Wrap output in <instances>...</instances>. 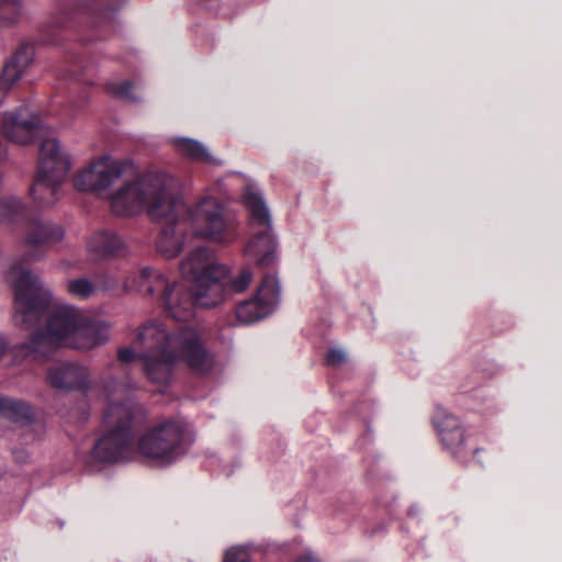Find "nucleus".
I'll return each instance as SVG.
<instances>
[{
    "instance_id": "nucleus-1",
    "label": "nucleus",
    "mask_w": 562,
    "mask_h": 562,
    "mask_svg": "<svg viewBox=\"0 0 562 562\" xmlns=\"http://www.w3.org/2000/svg\"><path fill=\"white\" fill-rule=\"evenodd\" d=\"M5 278L14 292V324L32 330L46 319L45 326L33 331L27 342L15 347L16 357L44 362L60 346L88 351L109 340L106 322L72 305L52 307L49 289L20 263L13 265Z\"/></svg>"
},
{
    "instance_id": "nucleus-2",
    "label": "nucleus",
    "mask_w": 562,
    "mask_h": 562,
    "mask_svg": "<svg viewBox=\"0 0 562 562\" xmlns=\"http://www.w3.org/2000/svg\"><path fill=\"white\" fill-rule=\"evenodd\" d=\"M111 210L119 216L143 212L153 220H166L157 238V250L167 258L177 257L194 238L189 235L180 212L183 201L178 180L162 171H148L125 181L111 195Z\"/></svg>"
},
{
    "instance_id": "nucleus-3",
    "label": "nucleus",
    "mask_w": 562,
    "mask_h": 562,
    "mask_svg": "<svg viewBox=\"0 0 562 562\" xmlns=\"http://www.w3.org/2000/svg\"><path fill=\"white\" fill-rule=\"evenodd\" d=\"M134 345L139 352L132 347H122L117 351L119 360L128 363L140 358L144 373L159 386L170 382L173 366L178 362L201 375L210 373L215 364L213 355L192 326L171 328L164 319H149L136 329Z\"/></svg>"
},
{
    "instance_id": "nucleus-4",
    "label": "nucleus",
    "mask_w": 562,
    "mask_h": 562,
    "mask_svg": "<svg viewBox=\"0 0 562 562\" xmlns=\"http://www.w3.org/2000/svg\"><path fill=\"white\" fill-rule=\"evenodd\" d=\"M2 133L10 142L21 145L29 144L36 137L43 138L40 144L37 175L30 193L38 207L55 205L61 196V186L71 168L69 156L59 140L46 136L47 127L29 105L5 113Z\"/></svg>"
},
{
    "instance_id": "nucleus-5",
    "label": "nucleus",
    "mask_w": 562,
    "mask_h": 562,
    "mask_svg": "<svg viewBox=\"0 0 562 562\" xmlns=\"http://www.w3.org/2000/svg\"><path fill=\"white\" fill-rule=\"evenodd\" d=\"M134 384L116 379L103 385L106 408L103 415V434L94 443L91 458L101 463L127 461L136 453L134 437L146 422L147 412L131 396Z\"/></svg>"
},
{
    "instance_id": "nucleus-6",
    "label": "nucleus",
    "mask_w": 562,
    "mask_h": 562,
    "mask_svg": "<svg viewBox=\"0 0 562 562\" xmlns=\"http://www.w3.org/2000/svg\"><path fill=\"white\" fill-rule=\"evenodd\" d=\"M189 235L194 239L229 246L240 237V221L213 189H206L181 212Z\"/></svg>"
},
{
    "instance_id": "nucleus-7",
    "label": "nucleus",
    "mask_w": 562,
    "mask_h": 562,
    "mask_svg": "<svg viewBox=\"0 0 562 562\" xmlns=\"http://www.w3.org/2000/svg\"><path fill=\"white\" fill-rule=\"evenodd\" d=\"M182 277L192 282L193 307L217 306L225 301L223 280L229 268L220 262L216 252L209 246L192 249L179 266Z\"/></svg>"
},
{
    "instance_id": "nucleus-8",
    "label": "nucleus",
    "mask_w": 562,
    "mask_h": 562,
    "mask_svg": "<svg viewBox=\"0 0 562 562\" xmlns=\"http://www.w3.org/2000/svg\"><path fill=\"white\" fill-rule=\"evenodd\" d=\"M243 203L249 215L251 231V237L244 247V256L260 268L273 267L278 260V243L272 231L270 211L257 186H246Z\"/></svg>"
},
{
    "instance_id": "nucleus-9",
    "label": "nucleus",
    "mask_w": 562,
    "mask_h": 562,
    "mask_svg": "<svg viewBox=\"0 0 562 562\" xmlns=\"http://www.w3.org/2000/svg\"><path fill=\"white\" fill-rule=\"evenodd\" d=\"M193 441V431L187 423L168 419L139 437L136 452L153 465L168 467L180 460Z\"/></svg>"
},
{
    "instance_id": "nucleus-10",
    "label": "nucleus",
    "mask_w": 562,
    "mask_h": 562,
    "mask_svg": "<svg viewBox=\"0 0 562 562\" xmlns=\"http://www.w3.org/2000/svg\"><path fill=\"white\" fill-rule=\"evenodd\" d=\"M123 286L160 302L167 315L177 322L187 323L194 317L192 295L188 286L181 281H170L157 269L143 268L137 277Z\"/></svg>"
},
{
    "instance_id": "nucleus-11",
    "label": "nucleus",
    "mask_w": 562,
    "mask_h": 562,
    "mask_svg": "<svg viewBox=\"0 0 562 562\" xmlns=\"http://www.w3.org/2000/svg\"><path fill=\"white\" fill-rule=\"evenodd\" d=\"M127 164L104 155L93 159L87 167L76 173L74 188L82 192L105 195L110 200L121 187L110 191L112 186L123 177ZM111 205V201H109Z\"/></svg>"
},
{
    "instance_id": "nucleus-12",
    "label": "nucleus",
    "mask_w": 562,
    "mask_h": 562,
    "mask_svg": "<svg viewBox=\"0 0 562 562\" xmlns=\"http://www.w3.org/2000/svg\"><path fill=\"white\" fill-rule=\"evenodd\" d=\"M280 302V284L273 274H266L257 290L256 296L237 305L235 310L236 324H254L278 307Z\"/></svg>"
},
{
    "instance_id": "nucleus-13",
    "label": "nucleus",
    "mask_w": 562,
    "mask_h": 562,
    "mask_svg": "<svg viewBox=\"0 0 562 562\" xmlns=\"http://www.w3.org/2000/svg\"><path fill=\"white\" fill-rule=\"evenodd\" d=\"M431 422L443 448L457 459L465 462L470 453H477V449L468 448L465 430L460 419L447 408L436 407Z\"/></svg>"
},
{
    "instance_id": "nucleus-14",
    "label": "nucleus",
    "mask_w": 562,
    "mask_h": 562,
    "mask_svg": "<svg viewBox=\"0 0 562 562\" xmlns=\"http://www.w3.org/2000/svg\"><path fill=\"white\" fill-rule=\"evenodd\" d=\"M47 381L52 387L61 391H87L89 387V370L87 367L59 362L47 372Z\"/></svg>"
},
{
    "instance_id": "nucleus-15",
    "label": "nucleus",
    "mask_w": 562,
    "mask_h": 562,
    "mask_svg": "<svg viewBox=\"0 0 562 562\" xmlns=\"http://www.w3.org/2000/svg\"><path fill=\"white\" fill-rule=\"evenodd\" d=\"M65 237L61 225L50 221L33 220L27 223L24 244L30 247H54Z\"/></svg>"
},
{
    "instance_id": "nucleus-16",
    "label": "nucleus",
    "mask_w": 562,
    "mask_h": 562,
    "mask_svg": "<svg viewBox=\"0 0 562 562\" xmlns=\"http://www.w3.org/2000/svg\"><path fill=\"white\" fill-rule=\"evenodd\" d=\"M124 248V240L112 231H95L87 238L88 252L98 259L117 255Z\"/></svg>"
},
{
    "instance_id": "nucleus-17",
    "label": "nucleus",
    "mask_w": 562,
    "mask_h": 562,
    "mask_svg": "<svg viewBox=\"0 0 562 562\" xmlns=\"http://www.w3.org/2000/svg\"><path fill=\"white\" fill-rule=\"evenodd\" d=\"M34 57V49L31 45H22L16 49L13 56L3 67L0 78V88L8 90L20 78L25 68L30 65Z\"/></svg>"
},
{
    "instance_id": "nucleus-18",
    "label": "nucleus",
    "mask_w": 562,
    "mask_h": 562,
    "mask_svg": "<svg viewBox=\"0 0 562 562\" xmlns=\"http://www.w3.org/2000/svg\"><path fill=\"white\" fill-rule=\"evenodd\" d=\"M169 143L172 148L181 156L193 160V161H203L209 165L218 166L222 161L214 156L211 155L209 149L204 146L203 143L183 136H175L169 138Z\"/></svg>"
},
{
    "instance_id": "nucleus-19",
    "label": "nucleus",
    "mask_w": 562,
    "mask_h": 562,
    "mask_svg": "<svg viewBox=\"0 0 562 562\" xmlns=\"http://www.w3.org/2000/svg\"><path fill=\"white\" fill-rule=\"evenodd\" d=\"M125 2L126 0H85L78 10L93 22H105L111 20Z\"/></svg>"
},
{
    "instance_id": "nucleus-20",
    "label": "nucleus",
    "mask_w": 562,
    "mask_h": 562,
    "mask_svg": "<svg viewBox=\"0 0 562 562\" xmlns=\"http://www.w3.org/2000/svg\"><path fill=\"white\" fill-rule=\"evenodd\" d=\"M32 407L18 398L0 395V419L15 424H26L33 418Z\"/></svg>"
},
{
    "instance_id": "nucleus-21",
    "label": "nucleus",
    "mask_w": 562,
    "mask_h": 562,
    "mask_svg": "<svg viewBox=\"0 0 562 562\" xmlns=\"http://www.w3.org/2000/svg\"><path fill=\"white\" fill-rule=\"evenodd\" d=\"M26 209L16 198L0 199V224L14 223L25 220Z\"/></svg>"
},
{
    "instance_id": "nucleus-22",
    "label": "nucleus",
    "mask_w": 562,
    "mask_h": 562,
    "mask_svg": "<svg viewBox=\"0 0 562 562\" xmlns=\"http://www.w3.org/2000/svg\"><path fill=\"white\" fill-rule=\"evenodd\" d=\"M252 277L251 269L249 267H244L236 276L232 277L228 282L224 283V279L223 288L226 294L225 301L231 297L232 293L245 292L251 283Z\"/></svg>"
},
{
    "instance_id": "nucleus-23",
    "label": "nucleus",
    "mask_w": 562,
    "mask_h": 562,
    "mask_svg": "<svg viewBox=\"0 0 562 562\" xmlns=\"http://www.w3.org/2000/svg\"><path fill=\"white\" fill-rule=\"evenodd\" d=\"M66 288L70 295L82 300L89 299L97 291L94 282L87 278L69 280L66 284Z\"/></svg>"
},
{
    "instance_id": "nucleus-24",
    "label": "nucleus",
    "mask_w": 562,
    "mask_h": 562,
    "mask_svg": "<svg viewBox=\"0 0 562 562\" xmlns=\"http://www.w3.org/2000/svg\"><path fill=\"white\" fill-rule=\"evenodd\" d=\"M21 14L19 0H0V24L14 23Z\"/></svg>"
},
{
    "instance_id": "nucleus-25",
    "label": "nucleus",
    "mask_w": 562,
    "mask_h": 562,
    "mask_svg": "<svg viewBox=\"0 0 562 562\" xmlns=\"http://www.w3.org/2000/svg\"><path fill=\"white\" fill-rule=\"evenodd\" d=\"M126 282H131V280H126L125 282H122L117 276L111 274V273H100V274L95 276V280H94L97 290H101V291H105V292L119 291L121 288L123 291H126L123 286Z\"/></svg>"
},
{
    "instance_id": "nucleus-26",
    "label": "nucleus",
    "mask_w": 562,
    "mask_h": 562,
    "mask_svg": "<svg viewBox=\"0 0 562 562\" xmlns=\"http://www.w3.org/2000/svg\"><path fill=\"white\" fill-rule=\"evenodd\" d=\"M222 562H251L250 550L246 546H233L224 551Z\"/></svg>"
},
{
    "instance_id": "nucleus-27",
    "label": "nucleus",
    "mask_w": 562,
    "mask_h": 562,
    "mask_svg": "<svg viewBox=\"0 0 562 562\" xmlns=\"http://www.w3.org/2000/svg\"><path fill=\"white\" fill-rule=\"evenodd\" d=\"M111 92L121 99L136 101V97L132 93V82L123 81L119 85L112 86Z\"/></svg>"
},
{
    "instance_id": "nucleus-28",
    "label": "nucleus",
    "mask_w": 562,
    "mask_h": 562,
    "mask_svg": "<svg viewBox=\"0 0 562 562\" xmlns=\"http://www.w3.org/2000/svg\"><path fill=\"white\" fill-rule=\"evenodd\" d=\"M347 359L346 352L338 348H333L327 351L326 362L331 367L341 366Z\"/></svg>"
},
{
    "instance_id": "nucleus-29",
    "label": "nucleus",
    "mask_w": 562,
    "mask_h": 562,
    "mask_svg": "<svg viewBox=\"0 0 562 562\" xmlns=\"http://www.w3.org/2000/svg\"><path fill=\"white\" fill-rule=\"evenodd\" d=\"M12 454L14 460L19 463H24L29 460V452L23 448H14Z\"/></svg>"
},
{
    "instance_id": "nucleus-30",
    "label": "nucleus",
    "mask_w": 562,
    "mask_h": 562,
    "mask_svg": "<svg viewBox=\"0 0 562 562\" xmlns=\"http://www.w3.org/2000/svg\"><path fill=\"white\" fill-rule=\"evenodd\" d=\"M43 257H44V254L42 251L35 250V251L25 252L23 259L25 261H35V260L42 259Z\"/></svg>"
},
{
    "instance_id": "nucleus-31",
    "label": "nucleus",
    "mask_w": 562,
    "mask_h": 562,
    "mask_svg": "<svg viewBox=\"0 0 562 562\" xmlns=\"http://www.w3.org/2000/svg\"><path fill=\"white\" fill-rule=\"evenodd\" d=\"M296 562H319V561L312 552H305L296 560Z\"/></svg>"
},
{
    "instance_id": "nucleus-32",
    "label": "nucleus",
    "mask_w": 562,
    "mask_h": 562,
    "mask_svg": "<svg viewBox=\"0 0 562 562\" xmlns=\"http://www.w3.org/2000/svg\"><path fill=\"white\" fill-rule=\"evenodd\" d=\"M418 513V508L416 506H411L408 514L409 515H416Z\"/></svg>"
},
{
    "instance_id": "nucleus-33",
    "label": "nucleus",
    "mask_w": 562,
    "mask_h": 562,
    "mask_svg": "<svg viewBox=\"0 0 562 562\" xmlns=\"http://www.w3.org/2000/svg\"><path fill=\"white\" fill-rule=\"evenodd\" d=\"M0 562H15L13 559H8V558H4L2 561Z\"/></svg>"
},
{
    "instance_id": "nucleus-34",
    "label": "nucleus",
    "mask_w": 562,
    "mask_h": 562,
    "mask_svg": "<svg viewBox=\"0 0 562 562\" xmlns=\"http://www.w3.org/2000/svg\"><path fill=\"white\" fill-rule=\"evenodd\" d=\"M215 187H216V189H217L218 191H222V189H221V182H217V183L215 184Z\"/></svg>"
},
{
    "instance_id": "nucleus-35",
    "label": "nucleus",
    "mask_w": 562,
    "mask_h": 562,
    "mask_svg": "<svg viewBox=\"0 0 562 562\" xmlns=\"http://www.w3.org/2000/svg\"><path fill=\"white\" fill-rule=\"evenodd\" d=\"M2 103V99H0V104Z\"/></svg>"
}]
</instances>
